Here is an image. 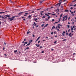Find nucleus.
<instances>
[{
    "mask_svg": "<svg viewBox=\"0 0 76 76\" xmlns=\"http://www.w3.org/2000/svg\"><path fill=\"white\" fill-rule=\"evenodd\" d=\"M1 18H2V19H6V17H5V18H4V17H3V16H1Z\"/></svg>",
    "mask_w": 76,
    "mask_h": 76,
    "instance_id": "f8f14e48",
    "label": "nucleus"
},
{
    "mask_svg": "<svg viewBox=\"0 0 76 76\" xmlns=\"http://www.w3.org/2000/svg\"><path fill=\"white\" fill-rule=\"evenodd\" d=\"M41 15H43L42 14V13H41Z\"/></svg>",
    "mask_w": 76,
    "mask_h": 76,
    "instance_id": "4d7b16f0",
    "label": "nucleus"
},
{
    "mask_svg": "<svg viewBox=\"0 0 76 76\" xmlns=\"http://www.w3.org/2000/svg\"><path fill=\"white\" fill-rule=\"evenodd\" d=\"M63 33H64V34H65V31H63Z\"/></svg>",
    "mask_w": 76,
    "mask_h": 76,
    "instance_id": "680f3d73",
    "label": "nucleus"
},
{
    "mask_svg": "<svg viewBox=\"0 0 76 76\" xmlns=\"http://www.w3.org/2000/svg\"><path fill=\"white\" fill-rule=\"evenodd\" d=\"M31 17V15H29L28 16V19H30V18Z\"/></svg>",
    "mask_w": 76,
    "mask_h": 76,
    "instance_id": "ddd939ff",
    "label": "nucleus"
},
{
    "mask_svg": "<svg viewBox=\"0 0 76 76\" xmlns=\"http://www.w3.org/2000/svg\"><path fill=\"white\" fill-rule=\"evenodd\" d=\"M61 4V2L57 4H56V5L57 6H60Z\"/></svg>",
    "mask_w": 76,
    "mask_h": 76,
    "instance_id": "7ed1b4c3",
    "label": "nucleus"
},
{
    "mask_svg": "<svg viewBox=\"0 0 76 76\" xmlns=\"http://www.w3.org/2000/svg\"><path fill=\"white\" fill-rule=\"evenodd\" d=\"M64 12H69V10H65Z\"/></svg>",
    "mask_w": 76,
    "mask_h": 76,
    "instance_id": "bb28decb",
    "label": "nucleus"
},
{
    "mask_svg": "<svg viewBox=\"0 0 76 76\" xmlns=\"http://www.w3.org/2000/svg\"><path fill=\"white\" fill-rule=\"evenodd\" d=\"M9 59H10L11 60H15V59L14 58V57H13V58L10 57Z\"/></svg>",
    "mask_w": 76,
    "mask_h": 76,
    "instance_id": "20e7f679",
    "label": "nucleus"
},
{
    "mask_svg": "<svg viewBox=\"0 0 76 76\" xmlns=\"http://www.w3.org/2000/svg\"><path fill=\"white\" fill-rule=\"evenodd\" d=\"M38 39H37V40L36 41V42H37V41H38Z\"/></svg>",
    "mask_w": 76,
    "mask_h": 76,
    "instance_id": "09e8293b",
    "label": "nucleus"
},
{
    "mask_svg": "<svg viewBox=\"0 0 76 76\" xmlns=\"http://www.w3.org/2000/svg\"><path fill=\"white\" fill-rule=\"evenodd\" d=\"M61 8H63V7L62 6H61Z\"/></svg>",
    "mask_w": 76,
    "mask_h": 76,
    "instance_id": "e433bc0d",
    "label": "nucleus"
},
{
    "mask_svg": "<svg viewBox=\"0 0 76 76\" xmlns=\"http://www.w3.org/2000/svg\"><path fill=\"white\" fill-rule=\"evenodd\" d=\"M28 13H26L25 14V15H24V16H28V15H28Z\"/></svg>",
    "mask_w": 76,
    "mask_h": 76,
    "instance_id": "39448f33",
    "label": "nucleus"
},
{
    "mask_svg": "<svg viewBox=\"0 0 76 76\" xmlns=\"http://www.w3.org/2000/svg\"><path fill=\"white\" fill-rule=\"evenodd\" d=\"M63 22H64V21H65V20H66L67 19V15H65L63 17Z\"/></svg>",
    "mask_w": 76,
    "mask_h": 76,
    "instance_id": "f257e3e1",
    "label": "nucleus"
},
{
    "mask_svg": "<svg viewBox=\"0 0 76 76\" xmlns=\"http://www.w3.org/2000/svg\"><path fill=\"white\" fill-rule=\"evenodd\" d=\"M44 12V11H41L40 12L41 13H43Z\"/></svg>",
    "mask_w": 76,
    "mask_h": 76,
    "instance_id": "052dcab7",
    "label": "nucleus"
},
{
    "mask_svg": "<svg viewBox=\"0 0 76 76\" xmlns=\"http://www.w3.org/2000/svg\"><path fill=\"white\" fill-rule=\"evenodd\" d=\"M34 11H32L31 12V13H34Z\"/></svg>",
    "mask_w": 76,
    "mask_h": 76,
    "instance_id": "603ef678",
    "label": "nucleus"
},
{
    "mask_svg": "<svg viewBox=\"0 0 76 76\" xmlns=\"http://www.w3.org/2000/svg\"><path fill=\"white\" fill-rule=\"evenodd\" d=\"M67 26V28H70V26L69 25H68Z\"/></svg>",
    "mask_w": 76,
    "mask_h": 76,
    "instance_id": "6ab92c4d",
    "label": "nucleus"
},
{
    "mask_svg": "<svg viewBox=\"0 0 76 76\" xmlns=\"http://www.w3.org/2000/svg\"><path fill=\"white\" fill-rule=\"evenodd\" d=\"M6 16H7V17H10V15H7Z\"/></svg>",
    "mask_w": 76,
    "mask_h": 76,
    "instance_id": "7c9ffc66",
    "label": "nucleus"
},
{
    "mask_svg": "<svg viewBox=\"0 0 76 76\" xmlns=\"http://www.w3.org/2000/svg\"><path fill=\"white\" fill-rule=\"evenodd\" d=\"M36 25H37V24H36V23H35V22H34V24H33V25L34 26H36Z\"/></svg>",
    "mask_w": 76,
    "mask_h": 76,
    "instance_id": "9b49d317",
    "label": "nucleus"
},
{
    "mask_svg": "<svg viewBox=\"0 0 76 76\" xmlns=\"http://www.w3.org/2000/svg\"><path fill=\"white\" fill-rule=\"evenodd\" d=\"M70 9H73V7H71Z\"/></svg>",
    "mask_w": 76,
    "mask_h": 76,
    "instance_id": "69168bd1",
    "label": "nucleus"
},
{
    "mask_svg": "<svg viewBox=\"0 0 76 76\" xmlns=\"http://www.w3.org/2000/svg\"><path fill=\"white\" fill-rule=\"evenodd\" d=\"M15 16H13L12 18L9 17L8 18V20H10V21H12V20H13V19H15Z\"/></svg>",
    "mask_w": 76,
    "mask_h": 76,
    "instance_id": "f03ea898",
    "label": "nucleus"
},
{
    "mask_svg": "<svg viewBox=\"0 0 76 76\" xmlns=\"http://www.w3.org/2000/svg\"><path fill=\"white\" fill-rule=\"evenodd\" d=\"M52 22H54V19H52Z\"/></svg>",
    "mask_w": 76,
    "mask_h": 76,
    "instance_id": "c9c22d12",
    "label": "nucleus"
},
{
    "mask_svg": "<svg viewBox=\"0 0 76 76\" xmlns=\"http://www.w3.org/2000/svg\"><path fill=\"white\" fill-rule=\"evenodd\" d=\"M68 24H69V25H70V24L69 22H68Z\"/></svg>",
    "mask_w": 76,
    "mask_h": 76,
    "instance_id": "13d9d810",
    "label": "nucleus"
},
{
    "mask_svg": "<svg viewBox=\"0 0 76 76\" xmlns=\"http://www.w3.org/2000/svg\"><path fill=\"white\" fill-rule=\"evenodd\" d=\"M29 32H30L29 31V32H27V34H28L29 33Z\"/></svg>",
    "mask_w": 76,
    "mask_h": 76,
    "instance_id": "49530a36",
    "label": "nucleus"
},
{
    "mask_svg": "<svg viewBox=\"0 0 76 76\" xmlns=\"http://www.w3.org/2000/svg\"><path fill=\"white\" fill-rule=\"evenodd\" d=\"M70 29H69L68 31V32H69V31H70Z\"/></svg>",
    "mask_w": 76,
    "mask_h": 76,
    "instance_id": "338daca9",
    "label": "nucleus"
},
{
    "mask_svg": "<svg viewBox=\"0 0 76 76\" xmlns=\"http://www.w3.org/2000/svg\"><path fill=\"white\" fill-rule=\"evenodd\" d=\"M43 26H44V24H43L41 26H42V27Z\"/></svg>",
    "mask_w": 76,
    "mask_h": 76,
    "instance_id": "72a5a7b5",
    "label": "nucleus"
},
{
    "mask_svg": "<svg viewBox=\"0 0 76 76\" xmlns=\"http://www.w3.org/2000/svg\"><path fill=\"white\" fill-rule=\"evenodd\" d=\"M73 27L71 26V31H73Z\"/></svg>",
    "mask_w": 76,
    "mask_h": 76,
    "instance_id": "393cba45",
    "label": "nucleus"
},
{
    "mask_svg": "<svg viewBox=\"0 0 76 76\" xmlns=\"http://www.w3.org/2000/svg\"><path fill=\"white\" fill-rule=\"evenodd\" d=\"M54 28H55V26H53V27H52V29H54Z\"/></svg>",
    "mask_w": 76,
    "mask_h": 76,
    "instance_id": "cd10ccee",
    "label": "nucleus"
},
{
    "mask_svg": "<svg viewBox=\"0 0 76 76\" xmlns=\"http://www.w3.org/2000/svg\"><path fill=\"white\" fill-rule=\"evenodd\" d=\"M4 44L5 45H6V43H5V42H4Z\"/></svg>",
    "mask_w": 76,
    "mask_h": 76,
    "instance_id": "e2e57ef3",
    "label": "nucleus"
},
{
    "mask_svg": "<svg viewBox=\"0 0 76 76\" xmlns=\"http://www.w3.org/2000/svg\"><path fill=\"white\" fill-rule=\"evenodd\" d=\"M73 28H75V26H73Z\"/></svg>",
    "mask_w": 76,
    "mask_h": 76,
    "instance_id": "774afa93",
    "label": "nucleus"
},
{
    "mask_svg": "<svg viewBox=\"0 0 76 76\" xmlns=\"http://www.w3.org/2000/svg\"><path fill=\"white\" fill-rule=\"evenodd\" d=\"M62 35H63V36H64V33H62Z\"/></svg>",
    "mask_w": 76,
    "mask_h": 76,
    "instance_id": "a19ab883",
    "label": "nucleus"
},
{
    "mask_svg": "<svg viewBox=\"0 0 76 76\" xmlns=\"http://www.w3.org/2000/svg\"><path fill=\"white\" fill-rule=\"evenodd\" d=\"M42 48V47L41 46V47H40V48Z\"/></svg>",
    "mask_w": 76,
    "mask_h": 76,
    "instance_id": "6e6d98bb",
    "label": "nucleus"
},
{
    "mask_svg": "<svg viewBox=\"0 0 76 76\" xmlns=\"http://www.w3.org/2000/svg\"><path fill=\"white\" fill-rule=\"evenodd\" d=\"M60 22V21H58V22H55V23H58V22Z\"/></svg>",
    "mask_w": 76,
    "mask_h": 76,
    "instance_id": "412c9836",
    "label": "nucleus"
},
{
    "mask_svg": "<svg viewBox=\"0 0 76 76\" xmlns=\"http://www.w3.org/2000/svg\"><path fill=\"white\" fill-rule=\"evenodd\" d=\"M70 18L69 17V18L68 19V20H69Z\"/></svg>",
    "mask_w": 76,
    "mask_h": 76,
    "instance_id": "0e129e2a",
    "label": "nucleus"
},
{
    "mask_svg": "<svg viewBox=\"0 0 76 76\" xmlns=\"http://www.w3.org/2000/svg\"><path fill=\"white\" fill-rule=\"evenodd\" d=\"M57 42V41H55L54 42V44H56Z\"/></svg>",
    "mask_w": 76,
    "mask_h": 76,
    "instance_id": "c756f323",
    "label": "nucleus"
},
{
    "mask_svg": "<svg viewBox=\"0 0 76 76\" xmlns=\"http://www.w3.org/2000/svg\"><path fill=\"white\" fill-rule=\"evenodd\" d=\"M41 38V37H39L38 38H37V39L38 40L39 39V38Z\"/></svg>",
    "mask_w": 76,
    "mask_h": 76,
    "instance_id": "5701e85b",
    "label": "nucleus"
},
{
    "mask_svg": "<svg viewBox=\"0 0 76 76\" xmlns=\"http://www.w3.org/2000/svg\"><path fill=\"white\" fill-rule=\"evenodd\" d=\"M25 44H28V42H25Z\"/></svg>",
    "mask_w": 76,
    "mask_h": 76,
    "instance_id": "4c0bfd02",
    "label": "nucleus"
},
{
    "mask_svg": "<svg viewBox=\"0 0 76 76\" xmlns=\"http://www.w3.org/2000/svg\"><path fill=\"white\" fill-rule=\"evenodd\" d=\"M39 47V45H37V47Z\"/></svg>",
    "mask_w": 76,
    "mask_h": 76,
    "instance_id": "79ce46f5",
    "label": "nucleus"
},
{
    "mask_svg": "<svg viewBox=\"0 0 76 76\" xmlns=\"http://www.w3.org/2000/svg\"><path fill=\"white\" fill-rule=\"evenodd\" d=\"M32 36H33V37H35V36H34V34H33Z\"/></svg>",
    "mask_w": 76,
    "mask_h": 76,
    "instance_id": "ea45409f",
    "label": "nucleus"
},
{
    "mask_svg": "<svg viewBox=\"0 0 76 76\" xmlns=\"http://www.w3.org/2000/svg\"><path fill=\"white\" fill-rule=\"evenodd\" d=\"M62 15H63V14H61L60 15V18H59V21H60V19H61V17L62 16Z\"/></svg>",
    "mask_w": 76,
    "mask_h": 76,
    "instance_id": "423d86ee",
    "label": "nucleus"
},
{
    "mask_svg": "<svg viewBox=\"0 0 76 76\" xmlns=\"http://www.w3.org/2000/svg\"><path fill=\"white\" fill-rule=\"evenodd\" d=\"M24 41H26V39H24Z\"/></svg>",
    "mask_w": 76,
    "mask_h": 76,
    "instance_id": "864d4df0",
    "label": "nucleus"
},
{
    "mask_svg": "<svg viewBox=\"0 0 76 76\" xmlns=\"http://www.w3.org/2000/svg\"><path fill=\"white\" fill-rule=\"evenodd\" d=\"M51 51H54V49H51Z\"/></svg>",
    "mask_w": 76,
    "mask_h": 76,
    "instance_id": "de8ad7c7",
    "label": "nucleus"
},
{
    "mask_svg": "<svg viewBox=\"0 0 76 76\" xmlns=\"http://www.w3.org/2000/svg\"><path fill=\"white\" fill-rule=\"evenodd\" d=\"M42 2H43V1H41L40 2V4H41V3H42Z\"/></svg>",
    "mask_w": 76,
    "mask_h": 76,
    "instance_id": "c85d7f7f",
    "label": "nucleus"
},
{
    "mask_svg": "<svg viewBox=\"0 0 76 76\" xmlns=\"http://www.w3.org/2000/svg\"><path fill=\"white\" fill-rule=\"evenodd\" d=\"M45 27H47V26L46 25L45 26H44V28H45Z\"/></svg>",
    "mask_w": 76,
    "mask_h": 76,
    "instance_id": "c03bdc74",
    "label": "nucleus"
},
{
    "mask_svg": "<svg viewBox=\"0 0 76 76\" xmlns=\"http://www.w3.org/2000/svg\"><path fill=\"white\" fill-rule=\"evenodd\" d=\"M63 9H64V8H61V10H63Z\"/></svg>",
    "mask_w": 76,
    "mask_h": 76,
    "instance_id": "2eb2a0df",
    "label": "nucleus"
},
{
    "mask_svg": "<svg viewBox=\"0 0 76 76\" xmlns=\"http://www.w3.org/2000/svg\"><path fill=\"white\" fill-rule=\"evenodd\" d=\"M4 12H0V14H1V13H4Z\"/></svg>",
    "mask_w": 76,
    "mask_h": 76,
    "instance_id": "f3484780",
    "label": "nucleus"
},
{
    "mask_svg": "<svg viewBox=\"0 0 76 76\" xmlns=\"http://www.w3.org/2000/svg\"><path fill=\"white\" fill-rule=\"evenodd\" d=\"M58 26L57 27L58 28H59V29H60V24H58Z\"/></svg>",
    "mask_w": 76,
    "mask_h": 76,
    "instance_id": "1a4fd4ad",
    "label": "nucleus"
},
{
    "mask_svg": "<svg viewBox=\"0 0 76 76\" xmlns=\"http://www.w3.org/2000/svg\"><path fill=\"white\" fill-rule=\"evenodd\" d=\"M39 42H40V41L39 40V41H38V43H39Z\"/></svg>",
    "mask_w": 76,
    "mask_h": 76,
    "instance_id": "8fccbe9b",
    "label": "nucleus"
},
{
    "mask_svg": "<svg viewBox=\"0 0 76 76\" xmlns=\"http://www.w3.org/2000/svg\"><path fill=\"white\" fill-rule=\"evenodd\" d=\"M45 15H46V16H49V15H48L47 14H45Z\"/></svg>",
    "mask_w": 76,
    "mask_h": 76,
    "instance_id": "a878e982",
    "label": "nucleus"
},
{
    "mask_svg": "<svg viewBox=\"0 0 76 76\" xmlns=\"http://www.w3.org/2000/svg\"><path fill=\"white\" fill-rule=\"evenodd\" d=\"M51 35H53V32H51Z\"/></svg>",
    "mask_w": 76,
    "mask_h": 76,
    "instance_id": "37998d69",
    "label": "nucleus"
},
{
    "mask_svg": "<svg viewBox=\"0 0 76 76\" xmlns=\"http://www.w3.org/2000/svg\"><path fill=\"white\" fill-rule=\"evenodd\" d=\"M72 34L71 33H70L69 34V37H71V34Z\"/></svg>",
    "mask_w": 76,
    "mask_h": 76,
    "instance_id": "4468645a",
    "label": "nucleus"
},
{
    "mask_svg": "<svg viewBox=\"0 0 76 76\" xmlns=\"http://www.w3.org/2000/svg\"><path fill=\"white\" fill-rule=\"evenodd\" d=\"M50 17L49 16L48 17V19H50Z\"/></svg>",
    "mask_w": 76,
    "mask_h": 76,
    "instance_id": "58836bf2",
    "label": "nucleus"
},
{
    "mask_svg": "<svg viewBox=\"0 0 76 76\" xmlns=\"http://www.w3.org/2000/svg\"><path fill=\"white\" fill-rule=\"evenodd\" d=\"M45 18V16H43L42 17V18Z\"/></svg>",
    "mask_w": 76,
    "mask_h": 76,
    "instance_id": "473e14b6",
    "label": "nucleus"
},
{
    "mask_svg": "<svg viewBox=\"0 0 76 76\" xmlns=\"http://www.w3.org/2000/svg\"><path fill=\"white\" fill-rule=\"evenodd\" d=\"M57 30H58V31H59V29H57Z\"/></svg>",
    "mask_w": 76,
    "mask_h": 76,
    "instance_id": "bf43d9fd",
    "label": "nucleus"
},
{
    "mask_svg": "<svg viewBox=\"0 0 76 76\" xmlns=\"http://www.w3.org/2000/svg\"><path fill=\"white\" fill-rule=\"evenodd\" d=\"M30 44V43L28 44L27 45H26V46L27 47V46H28V45H29Z\"/></svg>",
    "mask_w": 76,
    "mask_h": 76,
    "instance_id": "aec40b11",
    "label": "nucleus"
},
{
    "mask_svg": "<svg viewBox=\"0 0 76 76\" xmlns=\"http://www.w3.org/2000/svg\"><path fill=\"white\" fill-rule=\"evenodd\" d=\"M51 39H54V37H51Z\"/></svg>",
    "mask_w": 76,
    "mask_h": 76,
    "instance_id": "5fc2aeb1",
    "label": "nucleus"
},
{
    "mask_svg": "<svg viewBox=\"0 0 76 76\" xmlns=\"http://www.w3.org/2000/svg\"><path fill=\"white\" fill-rule=\"evenodd\" d=\"M34 20H35V21H36V20H38V19L37 18L36 19H34Z\"/></svg>",
    "mask_w": 76,
    "mask_h": 76,
    "instance_id": "4be33fe9",
    "label": "nucleus"
},
{
    "mask_svg": "<svg viewBox=\"0 0 76 76\" xmlns=\"http://www.w3.org/2000/svg\"><path fill=\"white\" fill-rule=\"evenodd\" d=\"M56 14H52V15H55Z\"/></svg>",
    "mask_w": 76,
    "mask_h": 76,
    "instance_id": "a18cd8bd",
    "label": "nucleus"
},
{
    "mask_svg": "<svg viewBox=\"0 0 76 76\" xmlns=\"http://www.w3.org/2000/svg\"><path fill=\"white\" fill-rule=\"evenodd\" d=\"M32 40H29V42H32Z\"/></svg>",
    "mask_w": 76,
    "mask_h": 76,
    "instance_id": "dca6fc26",
    "label": "nucleus"
},
{
    "mask_svg": "<svg viewBox=\"0 0 76 76\" xmlns=\"http://www.w3.org/2000/svg\"><path fill=\"white\" fill-rule=\"evenodd\" d=\"M63 41H66V39H64L63 40Z\"/></svg>",
    "mask_w": 76,
    "mask_h": 76,
    "instance_id": "b1692460",
    "label": "nucleus"
},
{
    "mask_svg": "<svg viewBox=\"0 0 76 76\" xmlns=\"http://www.w3.org/2000/svg\"><path fill=\"white\" fill-rule=\"evenodd\" d=\"M5 49V48L4 47H3V50H4Z\"/></svg>",
    "mask_w": 76,
    "mask_h": 76,
    "instance_id": "f704fd0d",
    "label": "nucleus"
},
{
    "mask_svg": "<svg viewBox=\"0 0 76 76\" xmlns=\"http://www.w3.org/2000/svg\"><path fill=\"white\" fill-rule=\"evenodd\" d=\"M75 12H76V11H75L74 12H71V14H73V13H75Z\"/></svg>",
    "mask_w": 76,
    "mask_h": 76,
    "instance_id": "9d476101",
    "label": "nucleus"
},
{
    "mask_svg": "<svg viewBox=\"0 0 76 76\" xmlns=\"http://www.w3.org/2000/svg\"><path fill=\"white\" fill-rule=\"evenodd\" d=\"M23 13V12H20L19 13L18 15H21L22 14V13Z\"/></svg>",
    "mask_w": 76,
    "mask_h": 76,
    "instance_id": "0eeeda50",
    "label": "nucleus"
},
{
    "mask_svg": "<svg viewBox=\"0 0 76 76\" xmlns=\"http://www.w3.org/2000/svg\"><path fill=\"white\" fill-rule=\"evenodd\" d=\"M29 47H27V48H26L25 50H26V49H27V50H29Z\"/></svg>",
    "mask_w": 76,
    "mask_h": 76,
    "instance_id": "a211bd4d",
    "label": "nucleus"
},
{
    "mask_svg": "<svg viewBox=\"0 0 76 76\" xmlns=\"http://www.w3.org/2000/svg\"><path fill=\"white\" fill-rule=\"evenodd\" d=\"M18 51V50H15L14 51V52L15 53H17V52Z\"/></svg>",
    "mask_w": 76,
    "mask_h": 76,
    "instance_id": "6e6552de",
    "label": "nucleus"
},
{
    "mask_svg": "<svg viewBox=\"0 0 76 76\" xmlns=\"http://www.w3.org/2000/svg\"><path fill=\"white\" fill-rule=\"evenodd\" d=\"M44 53V51H42V53Z\"/></svg>",
    "mask_w": 76,
    "mask_h": 76,
    "instance_id": "3c124183",
    "label": "nucleus"
},
{
    "mask_svg": "<svg viewBox=\"0 0 76 76\" xmlns=\"http://www.w3.org/2000/svg\"><path fill=\"white\" fill-rule=\"evenodd\" d=\"M56 11H57L58 12H59V9H57L56 10Z\"/></svg>",
    "mask_w": 76,
    "mask_h": 76,
    "instance_id": "2f4dec72",
    "label": "nucleus"
}]
</instances>
